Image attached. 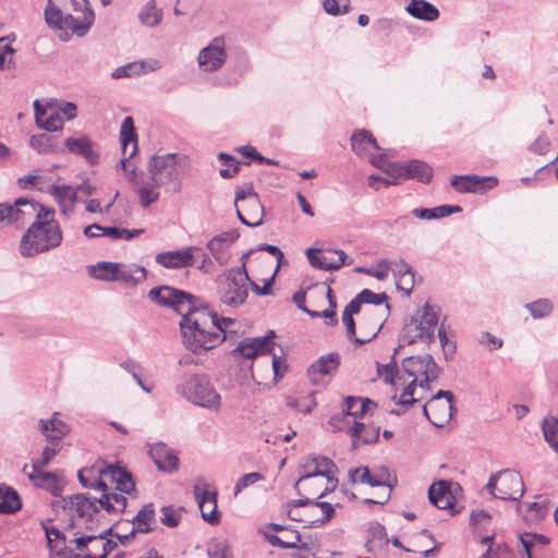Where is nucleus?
<instances>
[{
	"label": "nucleus",
	"instance_id": "obj_24",
	"mask_svg": "<svg viewBox=\"0 0 558 558\" xmlns=\"http://www.w3.org/2000/svg\"><path fill=\"white\" fill-rule=\"evenodd\" d=\"M195 247L189 246L179 251H168L158 253L155 257L156 263L165 268H185L193 266Z\"/></svg>",
	"mask_w": 558,
	"mask_h": 558
},
{
	"label": "nucleus",
	"instance_id": "obj_45",
	"mask_svg": "<svg viewBox=\"0 0 558 558\" xmlns=\"http://www.w3.org/2000/svg\"><path fill=\"white\" fill-rule=\"evenodd\" d=\"M400 345L402 347L404 344L410 345L415 343L416 341L421 340L425 342V336L418 328L416 324V318L412 317L410 322H408L400 333L399 337Z\"/></svg>",
	"mask_w": 558,
	"mask_h": 558
},
{
	"label": "nucleus",
	"instance_id": "obj_32",
	"mask_svg": "<svg viewBox=\"0 0 558 558\" xmlns=\"http://www.w3.org/2000/svg\"><path fill=\"white\" fill-rule=\"evenodd\" d=\"M131 523L133 524V527L130 531V535H135L136 533H149L154 531L156 525L154 505L147 504L143 506L137 514L131 520Z\"/></svg>",
	"mask_w": 558,
	"mask_h": 558
},
{
	"label": "nucleus",
	"instance_id": "obj_14",
	"mask_svg": "<svg viewBox=\"0 0 558 558\" xmlns=\"http://www.w3.org/2000/svg\"><path fill=\"white\" fill-rule=\"evenodd\" d=\"M274 337L275 331L269 330L264 337L245 338L231 351V354L251 360L258 355L270 354L275 345Z\"/></svg>",
	"mask_w": 558,
	"mask_h": 558
},
{
	"label": "nucleus",
	"instance_id": "obj_4",
	"mask_svg": "<svg viewBox=\"0 0 558 558\" xmlns=\"http://www.w3.org/2000/svg\"><path fill=\"white\" fill-rule=\"evenodd\" d=\"M78 482L85 488L94 490V495L116 494L109 485L114 484L120 494H131L135 489V483L131 473L125 469L106 463H96L90 468H85L77 473Z\"/></svg>",
	"mask_w": 558,
	"mask_h": 558
},
{
	"label": "nucleus",
	"instance_id": "obj_20",
	"mask_svg": "<svg viewBox=\"0 0 558 558\" xmlns=\"http://www.w3.org/2000/svg\"><path fill=\"white\" fill-rule=\"evenodd\" d=\"M148 454L157 469L165 473H174L179 469L177 452L163 442L149 445Z\"/></svg>",
	"mask_w": 558,
	"mask_h": 558
},
{
	"label": "nucleus",
	"instance_id": "obj_30",
	"mask_svg": "<svg viewBox=\"0 0 558 558\" xmlns=\"http://www.w3.org/2000/svg\"><path fill=\"white\" fill-rule=\"evenodd\" d=\"M64 144L69 151L84 157L90 165L99 161V154L94 149V143L89 137H68Z\"/></svg>",
	"mask_w": 558,
	"mask_h": 558
},
{
	"label": "nucleus",
	"instance_id": "obj_10",
	"mask_svg": "<svg viewBox=\"0 0 558 558\" xmlns=\"http://www.w3.org/2000/svg\"><path fill=\"white\" fill-rule=\"evenodd\" d=\"M260 533L271 546L284 549L311 550L310 543L302 541L299 531L281 524L269 523L260 530Z\"/></svg>",
	"mask_w": 558,
	"mask_h": 558
},
{
	"label": "nucleus",
	"instance_id": "obj_46",
	"mask_svg": "<svg viewBox=\"0 0 558 558\" xmlns=\"http://www.w3.org/2000/svg\"><path fill=\"white\" fill-rule=\"evenodd\" d=\"M44 529L47 537V546L57 555H62L65 549V536L64 534L54 526H47L44 524Z\"/></svg>",
	"mask_w": 558,
	"mask_h": 558
},
{
	"label": "nucleus",
	"instance_id": "obj_9",
	"mask_svg": "<svg viewBox=\"0 0 558 558\" xmlns=\"http://www.w3.org/2000/svg\"><path fill=\"white\" fill-rule=\"evenodd\" d=\"M486 489L494 498L517 501L524 494V483L519 472L506 469L490 475Z\"/></svg>",
	"mask_w": 558,
	"mask_h": 558
},
{
	"label": "nucleus",
	"instance_id": "obj_13",
	"mask_svg": "<svg viewBox=\"0 0 558 558\" xmlns=\"http://www.w3.org/2000/svg\"><path fill=\"white\" fill-rule=\"evenodd\" d=\"M402 368L413 378L423 375L424 380L420 385L426 388H429L430 381L438 378L441 371L430 354L408 356L402 361Z\"/></svg>",
	"mask_w": 558,
	"mask_h": 558
},
{
	"label": "nucleus",
	"instance_id": "obj_11",
	"mask_svg": "<svg viewBox=\"0 0 558 558\" xmlns=\"http://www.w3.org/2000/svg\"><path fill=\"white\" fill-rule=\"evenodd\" d=\"M424 415L435 426L442 427L453 414V393L439 390L423 407Z\"/></svg>",
	"mask_w": 558,
	"mask_h": 558
},
{
	"label": "nucleus",
	"instance_id": "obj_60",
	"mask_svg": "<svg viewBox=\"0 0 558 558\" xmlns=\"http://www.w3.org/2000/svg\"><path fill=\"white\" fill-rule=\"evenodd\" d=\"M263 480L264 476L258 472H251L242 475L234 486V496H238L243 489Z\"/></svg>",
	"mask_w": 558,
	"mask_h": 558
},
{
	"label": "nucleus",
	"instance_id": "obj_37",
	"mask_svg": "<svg viewBox=\"0 0 558 558\" xmlns=\"http://www.w3.org/2000/svg\"><path fill=\"white\" fill-rule=\"evenodd\" d=\"M57 415L58 413H54L51 420H39L38 422L40 432L49 442L59 441L69 433L68 425Z\"/></svg>",
	"mask_w": 558,
	"mask_h": 558
},
{
	"label": "nucleus",
	"instance_id": "obj_44",
	"mask_svg": "<svg viewBox=\"0 0 558 558\" xmlns=\"http://www.w3.org/2000/svg\"><path fill=\"white\" fill-rule=\"evenodd\" d=\"M349 477H350V482L352 484H355L359 482V483H363V484H368L373 487H376V486L390 487V485L387 483V481L384 480L381 476L372 475L371 471L367 466L351 470L349 473Z\"/></svg>",
	"mask_w": 558,
	"mask_h": 558
},
{
	"label": "nucleus",
	"instance_id": "obj_47",
	"mask_svg": "<svg viewBox=\"0 0 558 558\" xmlns=\"http://www.w3.org/2000/svg\"><path fill=\"white\" fill-rule=\"evenodd\" d=\"M138 19L141 23L148 27H154L161 22L162 13L155 5V0L148 1L140 11Z\"/></svg>",
	"mask_w": 558,
	"mask_h": 558
},
{
	"label": "nucleus",
	"instance_id": "obj_25",
	"mask_svg": "<svg viewBox=\"0 0 558 558\" xmlns=\"http://www.w3.org/2000/svg\"><path fill=\"white\" fill-rule=\"evenodd\" d=\"M340 364V355L337 352H331L320 356L314 364L307 369V376L314 385L323 383L322 377L331 375L337 371Z\"/></svg>",
	"mask_w": 558,
	"mask_h": 558
},
{
	"label": "nucleus",
	"instance_id": "obj_56",
	"mask_svg": "<svg viewBox=\"0 0 558 558\" xmlns=\"http://www.w3.org/2000/svg\"><path fill=\"white\" fill-rule=\"evenodd\" d=\"M520 539L525 551V556H522V558H532V547L535 543L541 545H547L549 543L548 537L542 534H525L522 535Z\"/></svg>",
	"mask_w": 558,
	"mask_h": 558
},
{
	"label": "nucleus",
	"instance_id": "obj_27",
	"mask_svg": "<svg viewBox=\"0 0 558 558\" xmlns=\"http://www.w3.org/2000/svg\"><path fill=\"white\" fill-rule=\"evenodd\" d=\"M35 121L38 128L49 132H54L63 128V119L60 112L56 109H50L49 112L43 107L39 100L34 101Z\"/></svg>",
	"mask_w": 558,
	"mask_h": 558
},
{
	"label": "nucleus",
	"instance_id": "obj_61",
	"mask_svg": "<svg viewBox=\"0 0 558 558\" xmlns=\"http://www.w3.org/2000/svg\"><path fill=\"white\" fill-rule=\"evenodd\" d=\"M329 426L332 428L333 432H340V430H349V427H351V417L349 414L342 409L341 413L332 415L328 421Z\"/></svg>",
	"mask_w": 558,
	"mask_h": 558
},
{
	"label": "nucleus",
	"instance_id": "obj_55",
	"mask_svg": "<svg viewBox=\"0 0 558 558\" xmlns=\"http://www.w3.org/2000/svg\"><path fill=\"white\" fill-rule=\"evenodd\" d=\"M526 308L530 311L533 318H543L550 314L553 304L548 299H539L526 304Z\"/></svg>",
	"mask_w": 558,
	"mask_h": 558
},
{
	"label": "nucleus",
	"instance_id": "obj_23",
	"mask_svg": "<svg viewBox=\"0 0 558 558\" xmlns=\"http://www.w3.org/2000/svg\"><path fill=\"white\" fill-rule=\"evenodd\" d=\"M12 207V222L24 225L25 222L35 218L39 220L43 213L49 211L50 209L45 208L43 205L29 201L27 198H19L14 202Z\"/></svg>",
	"mask_w": 558,
	"mask_h": 558
},
{
	"label": "nucleus",
	"instance_id": "obj_39",
	"mask_svg": "<svg viewBox=\"0 0 558 558\" xmlns=\"http://www.w3.org/2000/svg\"><path fill=\"white\" fill-rule=\"evenodd\" d=\"M147 270L143 266L135 264L123 265L119 264V270L117 271L116 281H121L125 284L136 286L146 280Z\"/></svg>",
	"mask_w": 558,
	"mask_h": 558
},
{
	"label": "nucleus",
	"instance_id": "obj_29",
	"mask_svg": "<svg viewBox=\"0 0 558 558\" xmlns=\"http://www.w3.org/2000/svg\"><path fill=\"white\" fill-rule=\"evenodd\" d=\"M351 148L360 157L368 156L372 150L380 149L376 138L365 129H357L352 133Z\"/></svg>",
	"mask_w": 558,
	"mask_h": 558
},
{
	"label": "nucleus",
	"instance_id": "obj_59",
	"mask_svg": "<svg viewBox=\"0 0 558 558\" xmlns=\"http://www.w3.org/2000/svg\"><path fill=\"white\" fill-rule=\"evenodd\" d=\"M162 515L160 517V521L163 525L169 527H175L179 525L181 521V513L180 511L175 510L171 506H163L161 508Z\"/></svg>",
	"mask_w": 558,
	"mask_h": 558
},
{
	"label": "nucleus",
	"instance_id": "obj_21",
	"mask_svg": "<svg viewBox=\"0 0 558 558\" xmlns=\"http://www.w3.org/2000/svg\"><path fill=\"white\" fill-rule=\"evenodd\" d=\"M194 495L201 509L202 518L210 524L219 523L220 513L217 509V492L202 490L198 485H195Z\"/></svg>",
	"mask_w": 558,
	"mask_h": 558
},
{
	"label": "nucleus",
	"instance_id": "obj_54",
	"mask_svg": "<svg viewBox=\"0 0 558 558\" xmlns=\"http://www.w3.org/2000/svg\"><path fill=\"white\" fill-rule=\"evenodd\" d=\"M218 159L225 166V168L220 169L219 172L223 179H230L238 174L240 170L239 162L234 159L233 156L226 153H220L218 155Z\"/></svg>",
	"mask_w": 558,
	"mask_h": 558
},
{
	"label": "nucleus",
	"instance_id": "obj_58",
	"mask_svg": "<svg viewBox=\"0 0 558 558\" xmlns=\"http://www.w3.org/2000/svg\"><path fill=\"white\" fill-rule=\"evenodd\" d=\"M398 350L399 349H396L392 357H391V362L389 364H386V365H380L377 363V372L380 376L384 377V381L388 385H392L395 386L396 385V381H395V372L397 369V362H396V354L398 353Z\"/></svg>",
	"mask_w": 558,
	"mask_h": 558
},
{
	"label": "nucleus",
	"instance_id": "obj_33",
	"mask_svg": "<svg viewBox=\"0 0 558 558\" xmlns=\"http://www.w3.org/2000/svg\"><path fill=\"white\" fill-rule=\"evenodd\" d=\"M379 427L353 421L352 426L349 427L348 434L352 438V447L356 448L359 441L366 445L376 442L379 438Z\"/></svg>",
	"mask_w": 558,
	"mask_h": 558
},
{
	"label": "nucleus",
	"instance_id": "obj_16",
	"mask_svg": "<svg viewBox=\"0 0 558 558\" xmlns=\"http://www.w3.org/2000/svg\"><path fill=\"white\" fill-rule=\"evenodd\" d=\"M451 186L459 193H483L498 184L495 177H480L476 174L453 175Z\"/></svg>",
	"mask_w": 558,
	"mask_h": 558
},
{
	"label": "nucleus",
	"instance_id": "obj_35",
	"mask_svg": "<svg viewBox=\"0 0 558 558\" xmlns=\"http://www.w3.org/2000/svg\"><path fill=\"white\" fill-rule=\"evenodd\" d=\"M396 286L409 296L414 287V271L403 259L398 260L392 268Z\"/></svg>",
	"mask_w": 558,
	"mask_h": 558
},
{
	"label": "nucleus",
	"instance_id": "obj_36",
	"mask_svg": "<svg viewBox=\"0 0 558 558\" xmlns=\"http://www.w3.org/2000/svg\"><path fill=\"white\" fill-rule=\"evenodd\" d=\"M405 11L412 17L425 22H434L439 17V10L426 0H411Z\"/></svg>",
	"mask_w": 558,
	"mask_h": 558
},
{
	"label": "nucleus",
	"instance_id": "obj_7",
	"mask_svg": "<svg viewBox=\"0 0 558 558\" xmlns=\"http://www.w3.org/2000/svg\"><path fill=\"white\" fill-rule=\"evenodd\" d=\"M185 157L178 154H166L162 156H151L148 170L151 180L157 185L167 187V190L179 193L182 189L183 168Z\"/></svg>",
	"mask_w": 558,
	"mask_h": 558
},
{
	"label": "nucleus",
	"instance_id": "obj_31",
	"mask_svg": "<svg viewBox=\"0 0 558 558\" xmlns=\"http://www.w3.org/2000/svg\"><path fill=\"white\" fill-rule=\"evenodd\" d=\"M416 324L425 336V343H430L435 339V328L438 324V314L435 306L426 303L422 310Z\"/></svg>",
	"mask_w": 558,
	"mask_h": 558
},
{
	"label": "nucleus",
	"instance_id": "obj_17",
	"mask_svg": "<svg viewBox=\"0 0 558 558\" xmlns=\"http://www.w3.org/2000/svg\"><path fill=\"white\" fill-rule=\"evenodd\" d=\"M391 174L397 179H414L422 183H428L433 178V169L422 160H411L408 163L395 162L391 165Z\"/></svg>",
	"mask_w": 558,
	"mask_h": 558
},
{
	"label": "nucleus",
	"instance_id": "obj_51",
	"mask_svg": "<svg viewBox=\"0 0 558 558\" xmlns=\"http://www.w3.org/2000/svg\"><path fill=\"white\" fill-rule=\"evenodd\" d=\"M397 262L398 260L380 259L377 262L376 268L374 270L364 267H357L355 271L371 275L378 280H385L388 277L389 271H392V268Z\"/></svg>",
	"mask_w": 558,
	"mask_h": 558
},
{
	"label": "nucleus",
	"instance_id": "obj_48",
	"mask_svg": "<svg viewBox=\"0 0 558 558\" xmlns=\"http://www.w3.org/2000/svg\"><path fill=\"white\" fill-rule=\"evenodd\" d=\"M542 429L547 444L558 453V418L555 416L545 417Z\"/></svg>",
	"mask_w": 558,
	"mask_h": 558
},
{
	"label": "nucleus",
	"instance_id": "obj_12",
	"mask_svg": "<svg viewBox=\"0 0 558 558\" xmlns=\"http://www.w3.org/2000/svg\"><path fill=\"white\" fill-rule=\"evenodd\" d=\"M301 476L294 484V489L299 495H301V484L318 476L327 478L328 482H332L337 471L336 464L329 458L323 456H310L301 465Z\"/></svg>",
	"mask_w": 558,
	"mask_h": 558
},
{
	"label": "nucleus",
	"instance_id": "obj_26",
	"mask_svg": "<svg viewBox=\"0 0 558 558\" xmlns=\"http://www.w3.org/2000/svg\"><path fill=\"white\" fill-rule=\"evenodd\" d=\"M239 236L240 234L236 230L221 232L208 241L207 248L215 257V259L219 264L223 265L227 262V257L225 256L226 251L235 242Z\"/></svg>",
	"mask_w": 558,
	"mask_h": 558
},
{
	"label": "nucleus",
	"instance_id": "obj_34",
	"mask_svg": "<svg viewBox=\"0 0 558 558\" xmlns=\"http://www.w3.org/2000/svg\"><path fill=\"white\" fill-rule=\"evenodd\" d=\"M48 192L58 202L62 214L69 215L73 211V206L77 197L76 191L72 186L65 184H52L50 185Z\"/></svg>",
	"mask_w": 558,
	"mask_h": 558
},
{
	"label": "nucleus",
	"instance_id": "obj_64",
	"mask_svg": "<svg viewBox=\"0 0 558 558\" xmlns=\"http://www.w3.org/2000/svg\"><path fill=\"white\" fill-rule=\"evenodd\" d=\"M59 451V447L46 446L43 450L41 458L32 464V470L37 471L39 469L46 468Z\"/></svg>",
	"mask_w": 558,
	"mask_h": 558
},
{
	"label": "nucleus",
	"instance_id": "obj_52",
	"mask_svg": "<svg viewBox=\"0 0 558 558\" xmlns=\"http://www.w3.org/2000/svg\"><path fill=\"white\" fill-rule=\"evenodd\" d=\"M146 70V63L144 61H137V62H131L123 66L117 68L112 72L113 78H122V77H130L133 75H138L142 73H145Z\"/></svg>",
	"mask_w": 558,
	"mask_h": 558
},
{
	"label": "nucleus",
	"instance_id": "obj_62",
	"mask_svg": "<svg viewBox=\"0 0 558 558\" xmlns=\"http://www.w3.org/2000/svg\"><path fill=\"white\" fill-rule=\"evenodd\" d=\"M359 301L362 304H375L379 305L384 302H387V295L385 293H375L368 289L362 290L359 294ZM386 308L389 310V304L386 303Z\"/></svg>",
	"mask_w": 558,
	"mask_h": 558
},
{
	"label": "nucleus",
	"instance_id": "obj_2",
	"mask_svg": "<svg viewBox=\"0 0 558 558\" xmlns=\"http://www.w3.org/2000/svg\"><path fill=\"white\" fill-rule=\"evenodd\" d=\"M52 507H60L70 519L71 529L86 531L96 530L104 514L123 513L128 506V499L122 494H100L92 493L74 494L70 497H63L51 504Z\"/></svg>",
	"mask_w": 558,
	"mask_h": 558
},
{
	"label": "nucleus",
	"instance_id": "obj_40",
	"mask_svg": "<svg viewBox=\"0 0 558 558\" xmlns=\"http://www.w3.org/2000/svg\"><path fill=\"white\" fill-rule=\"evenodd\" d=\"M376 407V402L368 398L362 397L349 396L344 399L343 402V410L349 414L350 417H353L354 421L369 412L371 409H375Z\"/></svg>",
	"mask_w": 558,
	"mask_h": 558
},
{
	"label": "nucleus",
	"instance_id": "obj_38",
	"mask_svg": "<svg viewBox=\"0 0 558 558\" xmlns=\"http://www.w3.org/2000/svg\"><path fill=\"white\" fill-rule=\"evenodd\" d=\"M27 476L35 486L47 489L53 496L61 495L62 487L54 473L44 472L43 469H39L37 471L32 470L31 473H27Z\"/></svg>",
	"mask_w": 558,
	"mask_h": 558
},
{
	"label": "nucleus",
	"instance_id": "obj_1",
	"mask_svg": "<svg viewBox=\"0 0 558 558\" xmlns=\"http://www.w3.org/2000/svg\"><path fill=\"white\" fill-rule=\"evenodd\" d=\"M148 298L181 315L180 331L184 348L195 354L207 352L227 339L234 319L220 317L209 305L193 294L169 286L153 288Z\"/></svg>",
	"mask_w": 558,
	"mask_h": 558
},
{
	"label": "nucleus",
	"instance_id": "obj_18",
	"mask_svg": "<svg viewBox=\"0 0 558 558\" xmlns=\"http://www.w3.org/2000/svg\"><path fill=\"white\" fill-rule=\"evenodd\" d=\"M306 256L310 264L317 269L337 270L345 264L347 254L341 250L328 251L320 254L318 248H307Z\"/></svg>",
	"mask_w": 558,
	"mask_h": 558
},
{
	"label": "nucleus",
	"instance_id": "obj_3",
	"mask_svg": "<svg viewBox=\"0 0 558 558\" xmlns=\"http://www.w3.org/2000/svg\"><path fill=\"white\" fill-rule=\"evenodd\" d=\"M45 21L51 28L84 36L94 24L95 13L88 0H48Z\"/></svg>",
	"mask_w": 558,
	"mask_h": 558
},
{
	"label": "nucleus",
	"instance_id": "obj_42",
	"mask_svg": "<svg viewBox=\"0 0 558 558\" xmlns=\"http://www.w3.org/2000/svg\"><path fill=\"white\" fill-rule=\"evenodd\" d=\"M342 322L343 325L345 326L347 337L357 345L364 344L373 340L378 335L384 325V320H381L380 318H376L374 320L375 330H373L372 335L367 339H361L355 337V322L353 319V315L343 312Z\"/></svg>",
	"mask_w": 558,
	"mask_h": 558
},
{
	"label": "nucleus",
	"instance_id": "obj_19",
	"mask_svg": "<svg viewBox=\"0 0 558 558\" xmlns=\"http://www.w3.org/2000/svg\"><path fill=\"white\" fill-rule=\"evenodd\" d=\"M226 58L225 41L221 37H216L209 46L201 50L198 63L205 71H216L225 63Z\"/></svg>",
	"mask_w": 558,
	"mask_h": 558
},
{
	"label": "nucleus",
	"instance_id": "obj_57",
	"mask_svg": "<svg viewBox=\"0 0 558 558\" xmlns=\"http://www.w3.org/2000/svg\"><path fill=\"white\" fill-rule=\"evenodd\" d=\"M207 554L209 558H231L230 545L228 541H213L208 545Z\"/></svg>",
	"mask_w": 558,
	"mask_h": 558
},
{
	"label": "nucleus",
	"instance_id": "obj_22",
	"mask_svg": "<svg viewBox=\"0 0 558 558\" xmlns=\"http://www.w3.org/2000/svg\"><path fill=\"white\" fill-rule=\"evenodd\" d=\"M120 141L122 155L120 163L126 171V162L137 153V135L132 117H125L121 124Z\"/></svg>",
	"mask_w": 558,
	"mask_h": 558
},
{
	"label": "nucleus",
	"instance_id": "obj_63",
	"mask_svg": "<svg viewBox=\"0 0 558 558\" xmlns=\"http://www.w3.org/2000/svg\"><path fill=\"white\" fill-rule=\"evenodd\" d=\"M416 381H417V378H413L411 380L410 384H408L400 398L397 400L396 399V396L393 397V400L398 403V404H401V405H404V407H411L413 405L414 403L417 402V399L413 398V395H414V389H415V385H416Z\"/></svg>",
	"mask_w": 558,
	"mask_h": 558
},
{
	"label": "nucleus",
	"instance_id": "obj_53",
	"mask_svg": "<svg viewBox=\"0 0 558 558\" xmlns=\"http://www.w3.org/2000/svg\"><path fill=\"white\" fill-rule=\"evenodd\" d=\"M29 143L39 154H48L54 150L53 137L45 133L33 135Z\"/></svg>",
	"mask_w": 558,
	"mask_h": 558
},
{
	"label": "nucleus",
	"instance_id": "obj_15",
	"mask_svg": "<svg viewBox=\"0 0 558 558\" xmlns=\"http://www.w3.org/2000/svg\"><path fill=\"white\" fill-rule=\"evenodd\" d=\"M239 203H241L240 206L242 207V210L248 218H251V225L258 227L263 223L264 206L259 201L257 193L253 191L252 185L236 191L234 201L235 206H238Z\"/></svg>",
	"mask_w": 558,
	"mask_h": 558
},
{
	"label": "nucleus",
	"instance_id": "obj_28",
	"mask_svg": "<svg viewBox=\"0 0 558 558\" xmlns=\"http://www.w3.org/2000/svg\"><path fill=\"white\" fill-rule=\"evenodd\" d=\"M428 499L435 507L441 510L451 509L456 502L450 492V486L446 481H439L430 485Z\"/></svg>",
	"mask_w": 558,
	"mask_h": 558
},
{
	"label": "nucleus",
	"instance_id": "obj_43",
	"mask_svg": "<svg viewBox=\"0 0 558 558\" xmlns=\"http://www.w3.org/2000/svg\"><path fill=\"white\" fill-rule=\"evenodd\" d=\"M119 263L99 262L88 266V275L102 281H116Z\"/></svg>",
	"mask_w": 558,
	"mask_h": 558
},
{
	"label": "nucleus",
	"instance_id": "obj_5",
	"mask_svg": "<svg viewBox=\"0 0 558 558\" xmlns=\"http://www.w3.org/2000/svg\"><path fill=\"white\" fill-rule=\"evenodd\" d=\"M54 210L43 213L39 220H35L23 235L21 241V254L34 256L58 247L62 242L60 225L54 220Z\"/></svg>",
	"mask_w": 558,
	"mask_h": 558
},
{
	"label": "nucleus",
	"instance_id": "obj_50",
	"mask_svg": "<svg viewBox=\"0 0 558 558\" xmlns=\"http://www.w3.org/2000/svg\"><path fill=\"white\" fill-rule=\"evenodd\" d=\"M159 185L156 184L151 179L148 182H145L137 190V195L140 198V203L144 208L149 207L153 203L157 202L159 198V192L157 187Z\"/></svg>",
	"mask_w": 558,
	"mask_h": 558
},
{
	"label": "nucleus",
	"instance_id": "obj_49",
	"mask_svg": "<svg viewBox=\"0 0 558 558\" xmlns=\"http://www.w3.org/2000/svg\"><path fill=\"white\" fill-rule=\"evenodd\" d=\"M100 232H101L100 235H105V236L111 239L112 241H116V240L129 241L135 236L141 235L144 232V230L143 229L129 230V229L119 228V227H102L101 226Z\"/></svg>",
	"mask_w": 558,
	"mask_h": 558
},
{
	"label": "nucleus",
	"instance_id": "obj_41",
	"mask_svg": "<svg viewBox=\"0 0 558 558\" xmlns=\"http://www.w3.org/2000/svg\"><path fill=\"white\" fill-rule=\"evenodd\" d=\"M22 508L17 492L7 485H0V513H15Z\"/></svg>",
	"mask_w": 558,
	"mask_h": 558
},
{
	"label": "nucleus",
	"instance_id": "obj_6",
	"mask_svg": "<svg viewBox=\"0 0 558 558\" xmlns=\"http://www.w3.org/2000/svg\"><path fill=\"white\" fill-rule=\"evenodd\" d=\"M175 392L194 405L219 412L221 397L206 374H192L177 385Z\"/></svg>",
	"mask_w": 558,
	"mask_h": 558
},
{
	"label": "nucleus",
	"instance_id": "obj_8",
	"mask_svg": "<svg viewBox=\"0 0 558 558\" xmlns=\"http://www.w3.org/2000/svg\"><path fill=\"white\" fill-rule=\"evenodd\" d=\"M250 277L245 265L227 270L218 279V294L221 303L230 307L242 305L248 295Z\"/></svg>",
	"mask_w": 558,
	"mask_h": 558
}]
</instances>
